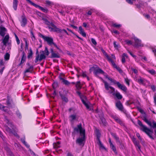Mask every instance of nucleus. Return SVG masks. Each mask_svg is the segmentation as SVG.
<instances>
[{"label":"nucleus","instance_id":"nucleus-1","mask_svg":"<svg viewBox=\"0 0 156 156\" xmlns=\"http://www.w3.org/2000/svg\"><path fill=\"white\" fill-rule=\"evenodd\" d=\"M73 130L72 132V136L73 139L76 133H80L81 137L77 138L76 140V143L80 146H83L84 144L85 140V130L82 127V124L80 123L76 127H73Z\"/></svg>","mask_w":156,"mask_h":156},{"label":"nucleus","instance_id":"nucleus-2","mask_svg":"<svg viewBox=\"0 0 156 156\" xmlns=\"http://www.w3.org/2000/svg\"><path fill=\"white\" fill-rule=\"evenodd\" d=\"M137 123L140 126V130L145 132L151 139L153 140L154 139V138L152 136L153 133V130H151L144 125L139 120H138Z\"/></svg>","mask_w":156,"mask_h":156},{"label":"nucleus","instance_id":"nucleus-3","mask_svg":"<svg viewBox=\"0 0 156 156\" xmlns=\"http://www.w3.org/2000/svg\"><path fill=\"white\" fill-rule=\"evenodd\" d=\"M95 66L96 67H95V66L92 67L90 70H91V69H93L94 73L96 76L98 77V76L97 75L98 74H103L105 76V78L108 79V78H106L107 76V77L110 78V77H108V75L105 73L101 69H100L97 66Z\"/></svg>","mask_w":156,"mask_h":156},{"label":"nucleus","instance_id":"nucleus-4","mask_svg":"<svg viewBox=\"0 0 156 156\" xmlns=\"http://www.w3.org/2000/svg\"><path fill=\"white\" fill-rule=\"evenodd\" d=\"M7 123L9 125V126L12 127V129H11L8 126H6L5 127L6 131L10 133L13 134L15 136L17 137L18 138H19L20 136L17 134V133L14 130V126L13 125H12V123L10 122L9 120L8 119L7 120Z\"/></svg>","mask_w":156,"mask_h":156},{"label":"nucleus","instance_id":"nucleus-5","mask_svg":"<svg viewBox=\"0 0 156 156\" xmlns=\"http://www.w3.org/2000/svg\"><path fill=\"white\" fill-rule=\"evenodd\" d=\"M106 78H108V80H110L112 83L113 84H116L119 89L125 92H127V88L125 86L121 84L119 82L111 78L107 77V76Z\"/></svg>","mask_w":156,"mask_h":156},{"label":"nucleus","instance_id":"nucleus-6","mask_svg":"<svg viewBox=\"0 0 156 156\" xmlns=\"http://www.w3.org/2000/svg\"><path fill=\"white\" fill-rule=\"evenodd\" d=\"M42 20L44 21V23L48 26V29L50 30V31L54 32V30L56 29L57 27L52 22H50L48 21L46 18H43Z\"/></svg>","mask_w":156,"mask_h":156},{"label":"nucleus","instance_id":"nucleus-7","mask_svg":"<svg viewBox=\"0 0 156 156\" xmlns=\"http://www.w3.org/2000/svg\"><path fill=\"white\" fill-rule=\"evenodd\" d=\"M115 106L119 111L123 112L125 114L126 113V111L124 108L120 101L118 100L116 102Z\"/></svg>","mask_w":156,"mask_h":156},{"label":"nucleus","instance_id":"nucleus-8","mask_svg":"<svg viewBox=\"0 0 156 156\" xmlns=\"http://www.w3.org/2000/svg\"><path fill=\"white\" fill-rule=\"evenodd\" d=\"M39 35L40 37L43 38L45 41H46L49 45H51L54 43L53 42V39L52 38L45 36L40 33Z\"/></svg>","mask_w":156,"mask_h":156},{"label":"nucleus","instance_id":"nucleus-9","mask_svg":"<svg viewBox=\"0 0 156 156\" xmlns=\"http://www.w3.org/2000/svg\"><path fill=\"white\" fill-rule=\"evenodd\" d=\"M26 1L30 3V4L31 5H33L34 7H35L36 8H39L40 9H41V11H42L43 12L47 13L48 12V10L46 9V8H44L41 6H40V5H37L34 2H32L30 0H26Z\"/></svg>","mask_w":156,"mask_h":156},{"label":"nucleus","instance_id":"nucleus-10","mask_svg":"<svg viewBox=\"0 0 156 156\" xmlns=\"http://www.w3.org/2000/svg\"><path fill=\"white\" fill-rule=\"evenodd\" d=\"M99 78L100 79H101L102 80L103 83H104L105 87L106 90H108L109 88H110L112 91V92L111 93H112L113 92L115 91V89L114 87H112L109 86L108 83L107 82L104 80L101 77H99Z\"/></svg>","mask_w":156,"mask_h":156},{"label":"nucleus","instance_id":"nucleus-11","mask_svg":"<svg viewBox=\"0 0 156 156\" xmlns=\"http://www.w3.org/2000/svg\"><path fill=\"white\" fill-rule=\"evenodd\" d=\"M65 94H62L61 91L59 92V95L61 98L62 101L65 103H67L68 101V99L67 97V93L66 91H65Z\"/></svg>","mask_w":156,"mask_h":156},{"label":"nucleus","instance_id":"nucleus-12","mask_svg":"<svg viewBox=\"0 0 156 156\" xmlns=\"http://www.w3.org/2000/svg\"><path fill=\"white\" fill-rule=\"evenodd\" d=\"M46 58V56L44 54H38L36 57L35 62L36 63L38 61L41 62L43 59H45Z\"/></svg>","mask_w":156,"mask_h":156},{"label":"nucleus","instance_id":"nucleus-13","mask_svg":"<svg viewBox=\"0 0 156 156\" xmlns=\"http://www.w3.org/2000/svg\"><path fill=\"white\" fill-rule=\"evenodd\" d=\"M50 51L51 53V55L50 56L51 58H60V56L58 53H55L54 51L52 48L50 49Z\"/></svg>","mask_w":156,"mask_h":156},{"label":"nucleus","instance_id":"nucleus-14","mask_svg":"<svg viewBox=\"0 0 156 156\" xmlns=\"http://www.w3.org/2000/svg\"><path fill=\"white\" fill-rule=\"evenodd\" d=\"M134 40L135 41V44L134 46L135 47H139L143 46V44L141 43V40L136 37L134 38Z\"/></svg>","mask_w":156,"mask_h":156},{"label":"nucleus","instance_id":"nucleus-15","mask_svg":"<svg viewBox=\"0 0 156 156\" xmlns=\"http://www.w3.org/2000/svg\"><path fill=\"white\" fill-rule=\"evenodd\" d=\"M22 20L21 22V26L23 27L25 26L27 24V20L24 15H23L22 16Z\"/></svg>","mask_w":156,"mask_h":156},{"label":"nucleus","instance_id":"nucleus-16","mask_svg":"<svg viewBox=\"0 0 156 156\" xmlns=\"http://www.w3.org/2000/svg\"><path fill=\"white\" fill-rule=\"evenodd\" d=\"M112 117L117 123H119L121 126H124V124L122 121L118 117L115 116H113Z\"/></svg>","mask_w":156,"mask_h":156},{"label":"nucleus","instance_id":"nucleus-17","mask_svg":"<svg viewBox=\"0 0 156 156\" xmlns=\"http://www.w3.org/2000/svg\"><path fill=\"white\" fill-rule=\"evenodd\" d=\"M7 29L4 27H0V35L3 37L5 35Z\"/></svg>","mask_w":156,"mask_h":156},{"label":"nucleus","instance_id":"nucleus-18","mask_svg":"<svg viewBox=\"0 0 156 156\" xmlns=\"http://www.w3.org/2000/svg\"><path fill=\"white\" fill-rule=\"evenodd\" d=\"M54 32H57L58 33H63L64 32L66 33L68 35H69L68 32L66 30L64 29H61L59 28L56 27V29L55 30Z\"/></svg>","mask_w":156,"mask_h":156},{"label":"nucleus","instance_id":"nucleus-19","mask_svg":"<svg viewBox=\"0 0 156 156\" xmlns=\"http://www.w3.org/2000/svg\"><path fill=\"white\" fill-rule=\"evenodd\" d=\"M54 32H57L58 33H63L64 32L66 33L68 35H69L68 32L66 30L64 29H61L59 28L56 27V29L55 30Z\"/></svg>","mask_w":156,"mask_h":156},{"label":"nucleus","instance_id":"nucleus-20","mask_svg":"<svg viewBox=\"0 0 156 156\" xmlns=\"http://www.w3.org/2000/svg\"><path fill=\"white\" fill-rule=\"evenodd\" d=\"M4 149L6 151L7 154L10 156H14L13 153L12 152L10 148L7 146H5L4 147Z\"/></svg>","mask_w":156,"mask_h":156},{"label":"nucleus","instance_id":"nucleus-21","mask_svg":"<svg viewBox=\"0 0 156 156\" xmlns=\"http://www.w3.org/2000/svg\"><path fill=\"white\" fill-rule=\"evenodd\" d=\"M26 54L24 51H22V58L20 65L24 62L26 60Z\"/></svg>","mask_w":156,"mask_h":156},{"label":"nucleus","instance_id":"nucleus-22","mask_svg":"<svg viewBox=\"0 0 156 156\" xmlns=\"http://www.w3.org/2000/svg\"><path fill=\"white\" fill-rule=\"evenodd\" d=\"M143 118L142 119L145 122L147 123L150 126H152L151 122L147 119L146 114L144 115Z\"/></svg>","mask_w":156,"mask_h":156},{"label":"nucleus","instance_id":"nucleus-23","mask_svg":"<svg viewBox=\"0 0 156 156\" xmlns=\"http://www.w3.org/2000/svg\"><path fill=\"white\" fill-rule=\"evenodd\" d=\"M59 79L62 81V82L65 85H69L70 83L67 80L64 79L61 76H59Z\"/></svg>","mask_w":156,"mask_h":156},{"label":"nucleus","instance_id":"nucleus-24","mask_svg":"<svg viewBox=\"0 0 156 156\" xmlns=\"http://www.w3.org/2000/svg\"><path fill=\"white\" fill-rule=\"evenodd\" d=\"M79 31L80 34H81L83 37H86V34L84 32L81 26H80L79 28Z\"/></svg>","mask_w":156,"mask_h":156},{"label":"nucleus","instance_id":"nucleus-25","mask_svg":"<svg viewBox=\"0 0 156 156\" xmlns=\"http://www.w3.org/2000/svg\"><path fill=\"white\" fill-rule=\"evenodd\" d=\"M106 57L107 58L108 61L111 62L112 66L114 68L116 66V65L114 63L113 61L112 60V59L110 58L108 55H107Z\"/></svg>","mask_w":156,"mask_h":156},{"label":"nucleus","instance_id":"nucleus-26","mask_svg":"<svg viewBox=\"0 0 156 156\" xmlns=\"http://www.w3.org/2000/svg\"><path fill=\"white\" fill-rule=\"evenodd\" d=\"M9 39V36L8 35H6L2 40V42L4 45H5L8 42Z\"/></svg>","mask_w":156,"mask_h":156},{"label":"nucleus","instance_id":"nucleus-27","mask_svg":"<svg viewBox=\"0 0 156 156\" xmlns=\"http://www.w3.org/2000/svg\"><path fill=\"white\" fill-rule=\"evenodd\" d=\"M18 1L17 0H13V7L15 10L17 9Z\"/></svg>","mask_w":156,"mask_h":156},{"label":"nucleus","instance_id":"nucleus-28","mask_svg":"<svg viewBox=\"0 0 156 156\" xmlns=\"http://www.w3.org/2000/svg\"><path fill=\"white\" fill-rule=\"evenodd\" d=\"M133 141L135 145L137 146L138 147V149L139 150H140V145L139 142L136 140V139L134 138L133 139Z\"/></svg>","mask_w":156,"mask_h":156},{"label":"nucleus","instance_id":"nucleus-29","mask_svg":"<svg viewBox=\"0 0 156 156\" xmlns=\"http://www.w3.org/2000/svg\"><path fill=\"white\" fill-rule=\"evenodd\" d=\"M113 95L115 96L119 100L121 99L122 98V96L119 92H117L115 94H113Z\"/></svg>","mask_w":156,"mask_h":156},{"label":"nucleus","instance_id":"nucleus-30","mask_svg":"<svg viewBox=\"0 0 156 156\" xmlns=\"http://www.w3.org/2000/svg\"><path fill=\"white\" fill-rule=\"evenodd\" d=\"M33 52L31 48L29 49V52L28 53L27 58L28 59L31 58L33 57Z\"/></svg>","mask_w":156,"mask_h":156},{"label":"nucleus","instance_id":"nucleus-31","mask_svg":"<svg viewBox=\"0 0 156 156\" xmlns=\"http://www.w3.org/2000/svg\"><path fill=\"white\" fill-rule=\"evenodd\" d=\"M86 101H87V98L86 99H83L81 100L82 103L86 107V108L87 109H89L90 108V106L88 105V104L86 102Z\"/></svg>","mask_w":156,"mask_h":156},{"label":"nucleus","instance_id":"nucleus-32","mask_svg":"<svg viewBox=\"0 0 156 156\" xmlns=\"http://www.w3.org/2000/svg\"><path fill=\"white\" fill-rule=\"evenodd\" d=\"M76 93L79 96L81 100L83 99H86V97L83 95L81 94V93L80 92L77 91Z\"/></svg>","mask_w":156,"mask_h":156},{"label":"nucleus","instance_id":"nucleus-33","mask_svg":"<svg viewBox=\"0 0 156 156\" xmlns=\"http://www.w3.org/2000/svg\"><path fill=\"white\" fill-rule=\"evenodd\" d=\"M110 133L111 135H112V136L116 140V141L117 142L119 140V138L117 136L116 133H113L112 132H111Z\"/></svg>","mask_w":156,"mask_h":156},{"label":"nucleus","instance_id":"nucleus-34","mask_svg":"<svg viewBox=\"0 0 156 156\" xmlns=\"http://www.w3.org/2000/svg\"><path fill=\"white\" fill-rule=\"evenodd\" d=\"M96 111L97 113H98V116L100 119L104 117V114L102 111L98 112V109H97Z\"/></svg>","mask_w":156,"mask_h":156},{"label":"nucleus","instance_id":"nucleus-35","mask_svg":"<svg viewBox=\"0 0 156 156\" xmlns=\"http://www.w3.org/2000/svg\"><path fill=\"white\" fill-rule=\"evenodd\" d=\"M117 143L119 145H120V148L123 149L125 148L124 144L119 140Z\"/></svg>","mask_w":156,"mask_h":156},{"label":"nucleus","instance_id":"nucleus-36","mask_svg":"<svg viewBox=\"0 0 156 156\" xmlns=\"http://www.w3.org/2000/svg\"><path fill=\"white\" fill-rule=\"evenodd\" d=\"M100 119L101 120V121L100 122V123H102V124L104 125L105 126L106 124V121L105 118L104 117L101 118Z\"/></svg>","mask_w":156,"mask_h":156},{"label":"nucleus","instance_id":"nucleus-37","mask_svg":"<svg viewBox=\"0 0 156 156\" xmlns=\"http://www.w3.org/2000/svg\"><path fill=\"white\" fill-rule=\"evenodd\" d=\"M42 52L45 55L47 56L49 54L48 49L46 47L45 48L44 51H42Z\"/></svg>","mask_w":156,"mask_h":156},{"label":"nucleus","instance_id":"nucleus-38","mask_svg":"<svg viewBox=\"0 0 156 156\" xmlns=\"http://www.w3.org/2000/svg\"><path fill=\"white\" fill-rule=\"evenodd\" d=\"M110 147L111 149L112 150V151L116 154H117V152L116 151V150L115 147L114 146V145L112 144L111 145H110Z\"/></svg>","mask_w":156,"mask_h":156},{"label":"nucleus","instance_id":"nucleus-39","mask_svg":"<svg viewBox=\"0 0 156 156\" xmlns=\"http://www.w3.org/2000/svg\"><path fill=\"white\" fill-rule=\"evenodd\" d=\"M53 88L54 89H55L56 88L58 87V82L55 81L52 84Z\"/></svg>","mask_w":156,"mask_h":156},{"label":"nucleus","instance_id":"nucleus-40","mask_svg":"<svg viewBox=\"0 0 156 156\" xmlns=\"http://www.w3.org/2000/svg\"><path fill=\"white\" fill-rule=\"evenodd\" d=\"M10 57V55L8 53H6L5 56L4 58L5 60H8L9 59Z\"/></svg>","mask_w":156,"mask_h":156},{"label":"nucleus","instance_id":"nucleus-41","mask_svg":"<svg viewBox=\"0 0 156 156\" xmlns=\"http://www.w3.org/2000/svg\"><path fill=\"white\" fill-rule=\"evenodd\" d=\"M70 118L71 119V121H72L76 119V115H72L70 116Z\"/></svg>","mask_w":156,"mask_h":156},{"label":"nucleus","instance_id":"nucleus-42","mask_svg":"<svg viewBox=\"0 0 156 156\" xmlns=\"http://www.w3.org/2000/svg\"><path fill=\"white\" fill-rule=\"evenodd\" d=\"M120 73H123V71L121 69V68L118 66H117L114 67Z\"/></svg>","mask_w":156,"mask_h":156},{"label":"nucleus","instance_id":"nucleus-43","mask_svg":"<svg viewBox=\"0 0 156 156\" xmlns=\"http://www.w3.org/2000/svg\"><path fill=\"white\" fill-rule=\"evenodd\" d=\"M33 66H30V67H29V68L28 69H26L25 71V72H24L25 73L30 72V70L31 69H33Z\"/></svg>","mask_w":156,"mask_h":156},{"label":"nucleus","instance_id":"nucleus-44","mask_svg":"<svg viewBox=\"0 0 156 156\" xmlns=\"http://www.w3.org/2000/svg\"><path fill=\"white\" fill-rule=\"evenodd\" d=\"M137 82L140 84H143L144 83V80L140 78V79H138L137 80Z\"/></svg>","mask_w":156,"mask_h":156},{"label":"nucleus","instance_id":"nucleus-45","mask_svg":"<svg viewBox=\"0 0 156 156\" xmlns=\"http://www.w3.org/2000/svg\"><path fill=\"white\" fill-rule=\"evenodd\" d=\"M24 40L25 43V50H27L28 48V44L27 42V41L25 38L24 39Z\"/></svg>","mask_w":156,"mask_h":156},{"label":"nucleus","instance_id":"nucleus-46","mask_svg":"<svg viewBox=\"0 0 156 156\" xmlns=\"http://www.w3.org/2000/svg\"><path fill=\"white\" fill-rule=\"evenodd\" d=\"M16 114L17 115V116L19 117V118H21V114L20 113V112L19 111L17 110L16 112Z\"/></svg>","mask_w":156,"mask_h":156},{"label":"nucleus","instance_id":"nucleus-47","mask_svg":"<svg viewBox=\"0 0 156 156\" xmlns=\"http://www.w3.org/2000/svg\"><path fill=\"white\" fill-rule=\"evenodd\" d=\"M125 42L128 45H132V42L130 40H126Z\"/></svg>","mask_w":156,"mask_h":156},{"label":"nucleus","instance_id":"nucleus-48","mask_svg":"<svg viewBox=\"0 0 156 156\" xmlns=\"http://www.w3.org/2000/svg\"><path fill=\"white\" fill-rule=\"evenodd\" d=\"M148 72L150 73L152 75H154L155 74V72L154 70L153 69H152L151 70H149L148 71Z\"/></svg>","mask_w":156,"mask_h":156},{"label":"nucleus","instance_id":"nucleus-49","mask_svg":"<svg viewBox=\"0 0 156 156\" xmlns=\"http://www.w3.org/2000/svg\"><path fill=\"white\" fill-rule=\"evenodd\" d=\"M15 37L16 38L17 43L18 44H19L20 43V41L18 37L16 34H15Z\"/></svg>","mask_w":156,"mask_h":156},{"label":"nucleus","instance_id":"nucleus-50","mask_svg":"<svg viewBox=\"0 0 156 156\" xmlns=\"http://www.w3.org/2000/svg\"><path fill=\"white\" fill-rule=\"evenodd\" d=\"M91 42L92 43L95 45H96L97 43V42L96 41H95V40L93 38H92L91 39Z\"/></svg>","mask_w":156,"mask_h":156},{"label":"nucleus","instance_id":"nucleus-51","mask_svg":"<svg viewBox=\"0 0 156 156\" xmlns=\"http://www.w3.org/2000/svg\"><path fill=\"white\" fill-rule=\"evenodd\" d=\"M53 147L55 148H58L60 147L59 145L57 144H55V143L53 144Z\"/></svg>","mask_w":156,"mask_h":156},{"label":"nucleus","instance_id":"nucleus-52","mask_svg":"<svg viewBox=\"0 0 156 156\" xmlns=\"http://www.w3.org/2000/svg\"><path fill=\"white\" fill-rule=\"evenodd\" d=\"M113 44L114 46V47L117 48H118L119 44H117L116 42L115 41H114L113 42Z\"/></svg>","mask_w":156,"mask_h":156},{"label":"nucleus","instance_id":"nucleus-53","mask_svg":"<svg viewBox=\"0 0 156 156\" xmlns=\"http://www.w3.org/2000/svg\"><path fill=\"white\" fill-rule=\"evenodd\" d=\"M131 69L135 74H136L138 73V71L137 69H133V68H131Z\"/></svg>","mask_w":156,"mask_h":156},{"label":"nucleus","instance_id":"nucleus-54","mask_svg":"<svg viewBox=\"0 0 156 156\" xmlns=\"http://www.w3.org/2000/svg\"><path fill=\"white\" fill-rule=\"evenodd\" d=\"M113 26L115 27L119 28L121 26V25L120 24H117L115 23L113 24Z\"/></svg>","mask_w":156,"mask_h":156},{"label":"nucleus","instance_id":"nucleus-55","mask_svg":"<svg viewBox=\"0 0 156 156\" xmlns=\"http://www.w3.org/2000/svg\"><path fill=\"white\" fill-rule=\"evenodd\" d=\"M76 87L78 90H79L81 88V86H80V84H76Z\"/></svg>","mask_w":156,"mask_h":156},{"label":"nucleus","instance_id":"nucleus-56","mask_svg":"<svg viewBox=\"0 0 156 156\" xmlns=\"http://www.w3.org/2000/svg\"><path fill=\"white\" fill-rule=\"evenodd\" d=\"M6 103L7 105H11V102L10 101V99L9 98V97H7V100L6 101Z\"/></svg>","mask_w":156,"mask_h":156},{"label":"nucleus","instance_id":"nucleus-57","mask_svg":"<svg viewBox=\"0 0 156 156\" xmlns=\"http://www.w3.org/2000/svg\"><path fill=\"white\" fill-rule=\"evenodd\" d=\"M5 68V67L4 66H3L1 68V69L0 70V73L1 74H2L3 70Z\"/></svg>","mask_w":156,"mask_h":156},{"label":"nucleus","instance_id":"nucleus-58","mask_svg":"<svg viewBox=\"0 0 156 156\" xmlns=\"http://www.w3.org/2000/svg\"><path fill=\"white\" fill-rule=\"evenodd\" d=\"M125 82L128 86L129 85V80L127 79H125Z\"/></svg>","mask_w":156,"mask_h":156},{"label":"nucleus","instance_id":"nucleus-59","mask_svg":"<svg viewBox=\"0 0 156 156\" xmlns=\"http://www.w3.org/2000/svg\"><path fill=\"white\" fill-rule=\"evenodd\" d=\"M25 145V146L27 148H29V147H30V145L27 144V142L25 141H24V142L23 143Z\"/></svg>","mask_w":156,"mask_h":156},{"label":"nucleus","instance_id":"nucleus-60","mask_svg":"<svg viewBox=\"0 0 156 156\" xmlns=\"http://www.w3.org/2000/svg\"><path fill=\"white\" fill-rule=\"evenodd\" d=\"M25 145V146L27 148H29V147H30V145L27 144V142L25 141H24V142L23 143Z\"/></svg>","mask_w":156,"mask_h":156},{"label":"nucleus","instance_id":"nucleus-61","mask_svg":"<svg viewBox=\"0 0 156 156\" xmlns=\"http://www.w3.org/2000/svg\"><path fill=\"white\" fill-rule=\"evenodd\" d=\"M25 145V146L27 148H29V147H30V145L27 144V142L25 141H24V142L23 143Z\"/></svg>","mask_w":156,"mask_h":156},{"label":"nucleus","instance_id":"nucleus-62","mask_svg":"<svg viewBox=\"0 0 156 156\" xmlns=\"http://www.w3.org/2000/svg\"><path fill=\"white\" fill-rule=\"evenodd\" d=\"M151 88L153 91H154L155 90L156 87L154 85H152L151 86Z\"/></svg>","mask_w":156,"mask_h":156},{"label":"nucleus","instance_id":"nucleus-63","mask_svg":"<svg viewBox=\"0 0 156 156\" xmlns=\"http://www.w3.org/2000/svg\"><path fill=\"white\" fill-rule=\"evenodd\" d=\"M153 125L152 126V127L153 128H156V122L154 121H153Z\"/></svg>","mask_w":156,"mask_h":156},{"label":"nucleus","instance_id":"nucleus-64","mask_svg":"<svg viewBox=\"0 0 156 156\" xmlns=\"http://www.w3.org/2000/svg\"><path fill=\"white\" fill-rule=\"evenodd\" d=\"M154 102L156 105V93H155L154 96Z\"/></svg>","mask_w":156,"mask_h":156}]
</instances>
